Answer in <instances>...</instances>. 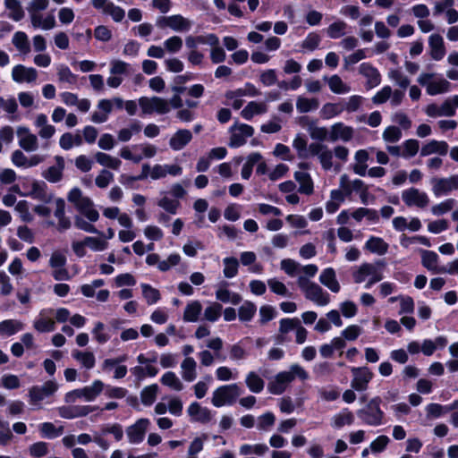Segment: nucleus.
Listing matches in <instances>:
<instances>
[{"mask_svg":"<svg viewBox=\"0 0 458 458\" xmlns=\"http://www.w3.org/2000/svg\"><path fill=\"white\" fill-rule=\"evenodd\" d=\"M245 384L249 390L255 394L260 393L265 386L264 380L255 371H250L246 375Z\"/></svg>","mask_w":458,"mask_h":458,"instance_id":"603ef678","label":"nucleus"},{"mask_svg":"<svg viewBox=\"0 0 458 458\" xmlns=\"http://www.w3.org/2000/svg\"><path fill=\"white\" fill-rule=\"evenodd\" d=\"M267 112V105L265 102L250 101L242 110L241 115L245 120H251L253 116Z\"/></svg>","mask_w":458,"mask_h":458,"instance_id":"f704fd0d","label":"nucleus"},{"mask_svg":"<svg viewBox=\"0 0 458 458\" xmlns=\"http://www.w3.org/2000/svg\"><path fill=\"white\" fill-rule=\"evenodd\" d=\"M216 300L224 303L237 305L242 301V296L227 288V283L224 282L217 285L216 290Z\"/></svg>","mask_w":458,"mask_h":458,"instance_id":"c756f323","label":"nucleus"},{"mask_svg":"<svg viewBox=\"0 0 458 458\" xmlns=\"http://www.w3.org/2000/svg\"><path fill=\"white\" fill-rule=\"evenodd\" d=\"M31 26L34 29H41L43 30H49L55 27V16L51 13L44 16L42 12L29 13Z\"/></svg>","mask_w":458,"mask_h":458,"instance_id":"bb28decb","label":"nucleus"},{"mask_svg":"<svg viewBox=\"0 0 458 458\" xmlns=\"http://www.w3.org/2000/svg\"><path fill=\"white\" fill-rule=\"evenodd\" d=\"M113 111V101L103 98L98 102L97 110L91 114V122L94 123H103L108 120L109 114Z\"/></svg>","mask_w":458,"mask_h":458,"instance_id":"393cba45","label":"nucleus"},{"mask_svg":"<svg viewBox=\"0 0 458 458\" xmlns=\"http://www.w3.org/2000/svg\"><path fill=\"white\" fill-rule=\"evenodd\" d=\"M389 245L384 239L370 236L364 244V249L378 256L385 255L388 251Z\"/></svg>","mask_w":458,"mask_h":458,"instance_id":"72a5a7b5","label":"nucleus"},{"mask_svg":"<svg viewBox=\"0 0 458 458\" xmlns=\"http://www.w3.org/2000/svg\"><path fill=\"white\" fill-rule=\"evenodd\" d=\"M157 25L159 27H169L177 32L189 31L192 26V21L182 17V15H171L162 18L158 21Z\"/></svg>","mask_w":458,"mask_h":458,"instance_id":"6ab92c4d","label":"nucleus"},{"mask_svg":"<svg viewBox=\"0 0 458 458\" xmlns=\"http://www.w3.org/2000/svg\"><path fill=\"white\" fill-rule=\"evenodd\" d=\"M293 148L300 158H308L310 155V145L302 133H297L293 140Z\"/></svg>","mask_w":458,"mask_h":458,"instance_id":"49530a36","label":"nucleus"},{"mask_svg":"<svg viewBox=\"0 0 458 458\" xmlns=\"http://www.w3.org/2000/svg\"><path fill=\"white\" fill-rule=\"evenodd\" d=\"M11 75L16 83H33L38 79V71L33 67L16 64L13 67Z\"/></svg>","mask_w":458,"mask_h":458,"instance_id":"aec40b11","label":"nucleus"},{"mask_svg":"<svg viewBox=\"0 0 458 458\" xmlns=\"http://www.w3.org/2000/svg\"><path fill=\"white\" fill-rule=\"evenodd\" d=\"M241 394V388L237 384L224 385L214 390L211 403L217 408L232 405Z\"/></svg>","mask_w":458,"mask_h":458,"instance_id":"20e7f679","label":"nucleus"},{"mask_svg":"<svg viewBox=\"0 0 458 458\" xmlns=\"http://www.w3.org/2000/svg\"><path fill=\"white\" fill-rule=\"evenodd\" d=\"M448 151V144L445 141L430 140L425 144L420 150V155L423 157L432 154L445 155Z\"/></svg>","mask_w":458,"mask_h":458,"instance_id":"ea45409f","label":"nucleus"},{"mask_svg":"<svg viewBox=\"0 0 458 458\" xmlns=\"http://www.w3.org/2000/svg\"><path fill=\"white\" fill-rule=\"evenodd\" d=\"M149 425V420L142 418L139 419L134 424L127 427L125 432L129 443L131 445L141 443Z\"/></svg>","mask_w":458,"mask_h":458,"instance_id":"dca6fc26","label":"nucleus"},{"mask_svg":"<svg viewBox=\"0 0 458 458\" xmlns=\"http://www.w3.org/2000/svg\"><path fill=\"white\" fill-rule=\"evenodd\" d=\"M268 451V446L266 444H243L239 448V454L243 456L250 454H256L262 456Z\"/></svg>","mask_w":458,"mask_h":458,"instance_id":"13d9d810","label":"nucleus"},{"mask_svg":"<svg viewBox=\"0 0 458 458\" xmlns=\"http://www.w3.org/2000/svg\"><path fill=\"white\" fill-rule=\"evenodd\" d=\"M310 157H316L325 171H329L333 168V152L327 145L321 142L314 141L310 144Z\"/></svg>","mask_w":458,"mask_h":458,"instance_id":"f8f14e48","label":"nucleus"},{"mask_svg":"<svg viewBox=\"0 0 458 458\" xmlns=\"http://www.w3.org/2000/svg\"><path fill=\"white\" fill-rule=\"evenodd\" d=\"M82 143V137L79 133L65 132L59 139V146L64 150H70L74 147H80Z\"/></svg>","mask_w":458,"mask_h":458,"instance_id":"37998d69","label":"nucleus"},{"mask_svg":"<svg viewBox=\"0 0 458 458\" xmlns=\"http://www.w3.org/2000/svg\"><path fill=\"white\" fill-rule=\"evenodd\" d=\"M365 186L364 182L360 179L351 181L345 174L339 178V187L344 191L347 197L352 192H359Z\"/></svg>","mask_w":458,"mask_h":458,"instance_id":"c9c22d12","label":"nucleus"},{"mask_svg":"<svg viewBox=\"0 0 458 458\" xmlns=\"http://www.w3.org/2000/svg\"><path fill=\"white\" fill-rule=\"evenodd\" d=\"M12 43L17 51L22 55H28L30 52L29 37L23 31H16L13 35Z\"/></svg>","mask_w":458,"mask_h":458,"instance_id":"c03bdc74","label":"nucleus"},{"mask_svg":"<svg viewBox=\"0 0 458 458\" xmlns=\"http://www.w3.org/2000/svg\"><path fill=\"white\" fill-rule=\"evenodd\" d=\"M429 55L435 61H440L445 55L446 50L441 35L434 33L428 37Z\"/></svg>","mask_w":458,"mask_h":458,"instance_id":"a878e982","label":"nucleus"},{"mask_svg":"<svg viewBox=\"0 0 458 458\" xmlns=\"http://www.w3.org/2000/svg\"><path fill=\"white\" fill-rule=\"evenodd\" d=\"M307 131L312 140L319 141L326 140L330 132L327 127L319 126L314 121L308 123Z\"/></svg>","mask_w":458,"mask_h":458,"instance_id":"3c124183","label":"nucleus"},{"mask_svg":"<svg viewBox=\"0 0 458 458\" xmlns=\"http://www.w3.org/2000/svg\"><path fill=\"white\" fill-rule=\"evenodd\" d=\"M55 165L48 167L43 172L42 176L49 182H57L63 177V171L64 169V160L62 157L56 156L55 157Z\"/></svg>","mask_w":458,"mask_h":458,"instance_id":"473e14b6","label":"nucleus"},{"mask_svg":"<svg viewBox=\"0 0 458 458\" xmlns=\"http://www.w3.org/2000/svg\"><path fill=\"white\" fill-rule=\"evenodd\" d=\"M17 136L19 146L27 152H33L38 148V140L35 134L31 133L27 127H18Z\"/></svg>","mask_w":458,"mask_h":458,"instance_id":"4be33fe9","label":"nucleus"},{"mask_svg":"<svg viewBox=\"0 0 458 458\" xmlns=\"http://www.w3.org/2000/svg\"><path fill=\"white\" fill-rule=\"evenodd\" d=\"M67 199L79 212L88 208L93 201L89 197L85 196L82 191L78 187H74L69 191Z\"/></svg>","mask_w":458,"mask_h":458,"instance_id":"7c9ffc66","label":"nucleus"},{"mask_svg":"<svg viewBox=\"0 0 458 458\" xmlns=\"http://www.w3.org/2000/svg\"><path fill=\"white\" fill-rule=\"evenodd\" d=\"M95 160L101 166L113 170H119L122 165V161L114 156L106 154L105 152L98 151L94 156Z\"/></svg>","mask_w":458,"mask_h":458,"instance_id":"58836bf2","label":"nucleus"},{"mask_svg":"<svg viewBox=\"0 0 458 458\" xmlns=\"http://www.w3.org/2000/svg\"><path fill=\"white\" fill-rule=\"evenodd\" d=\"M422 265L428 270L438 273L441 267L437 266L438 256L436 252L431 250H420Z\"/></svg>","mask_w":458,"mask_h":458,"instance_id":"09e8293b","label":"nucleus"},{"mask_svg":"<svg viewBox=\"0 0 458 458\" xmlns=\"http://www.w3.org/2000/svg\"><path fill=\"white\" fill-rule=\"evenodd\" d=\"M330 90L338 95L346 94L351 91V87L344 82V81L336 74L326 77Z\"/></svg>","mask_w":458,"mask_h":458,"instance_id":"de8ad7c7","label":"nucleus"},{"mask_svg":"<svg viewBox=\"0 0 458 458\" xmlns=\"http://www.w3.org/2000/svg\"><path fill=\"white\" fill-rule=\"evenodd\" d=\"M379 403V398L376 397L371 399L367 406L358 412L359 417L368 425H381L384 413L380 410Z\"/></svg>","mask_w":458,"mask_h":458,"instance_id":"9b49d317","label":"nucleus"},{"mask_svg":"<svg viewBox=\"0 0 458 458\" xmlns=\"http://www.w3.org/2000/svg\"><path fill=\"white\" fill-rule=\"evenodd\" d=\"M354 137V129L342 122L335 123L330 126L329 140L332 142L342 140L348 142Z\"/></svg>","mask_w":458,"mask_h":458,"instance_id":"412c9836","label":"nucleus"},{"mask_svg":"<svg viewBox=\"0 0 458 458\" xmlns=\"http://www.w3.org/2000/svg\"><path fill=\"white\" fill-rule=\"evenodd\" d=\"M356 284L366 282L365 288L369 289L374 284L383 279V274L371 263H362L352 273Z\"/></svg>","mask_w":458,"mask_h":458,"instance_id":"39448f33","label":"nucleus"},{"mask_svg":"<svg viewBox=\"0 0 458 458\" xmlns=\"http://www.w3.org/2000/svg\"><path fill=\"white\" fill-rule=\"evenodd\" d=\"M351 371L352 374V388L358 392L366 391L369 383L373 378V372L368 367H353Z\"/></svg>","mask_w":458,"mask_h":458,"instance_id":"4468645a","label":"nucleus"},{"mask_svg":"<svg viewBox=\"0 0 458 458\" xmlns=\"http://www.w3.org/2000/svg\"><path fill=\"white\" fill-rule=\"evenodd\" d=\"M197 362L191 357H186L181 363L182 377L187 382H192L197 377Z\"/></svg>","mask_w":458,"mask_h":458,"instance_id":"a19ab883","label":"nucleus"},{"mask_svg":"<svg viewBox=\"0 0 458 458\" xmlns=\"http://www.w3.org/2000/svg\"><path fill=\"white\" fill-rule=\"evenodd\" d=\"M141 126L139 122H133L127 127L121 129L118 131L117 138L122 142L129 141L134 134L140 131Z\"/></svg>","mask_w":458,"mask_h":458,"instance_id":"69168bd1","label":"nucleus"},{"mask_svg":"<svg viewBox=\"0 0 458 458\" xmlns=\"http://www.w3.org/2000/svg\"><path fill=\"white\" fill-rule=\"evenodd\" d=\"M431 191L435 197L446 196L454 191H458V174L448 177H434L430 180Z\"/></svg>","mask_w":458,"mask_h":458,"instance_id":"1a4fd4ad","label":"nucleus"},{"mask_svg":"<svg viewBox=\"0 0 458 458\" xmlns=\"http://www.w3.org/2000/svg\"><path fill=\"white\" fill-rule=\"evenodd\" d=\"M319 106V100L316 98L299 96L296 99V109L301 114L316 111Z\"/></svg>","mask_w":458,"mask_h":458,"instance_id":"79ce46f5","label":"nucleus"},{"mask_svg":"<svg viewBox=\"0 0 458 458\" xmlns=\"http://www.w3.org/2000/svg\"><path fill=\"white\" fill-rule=\"evenodd\" d=\"M24 328V324L17 319H5L0 322V335L3 336L13 335Z\"/></svg>","mask_w":458,"mask_h":458,"instance_id":"a18cd8bd","label":"nucleus"},{"mask_svg":"<svg viewBox=\"0 0 458 458\" xmlns=\"http://www.w3.org/2000/svg\"><path fill=\"white\" fill-rule=\"evenodd\" d=\"M293 178L299 184L298 192L311 195L314 192V182L311 175L305 171H295Z\"/></svg>","mask_w":458,"mask_h":458,"instance_id":"c85d7f7f","label":"nucleus"},{"mask_svg":"<svg viewBox=\"0 0 458 458\" xmlns=\"http://www.w3.org/2000/svg\"><path fill=\"white\" fill-rule=\"evenodd\" d=\"M297 284L306 299L318 306H326L329 303V294L318 284L308 280V278L303 276H299Z\"/></svg>","mask_w":458,"mask_h":458,"instance_id":"7ed1b4c3","label":"nucleus"},{"mask_svg":"<svg viewBox=\"0 0 458 458\" xmlns=\"http://www.w3.org/2000/svg\"><path fill=\"white\" fill-rule=\"evenodd\" d=\"M25 197L48 204L53 199V194L47 191V185L43 181L28 180L23 183Z\"/></svg>","mask_w":458,"mask_h":458,"instance_id":"0eeeda50","label":"nucleus"},{"mask_svg":"<svg viewBox=\"0 0 458 458\" xmlns=\"http://www.w3.org/2000/svg\"><path fill=\"white\" fill-rule=\"evenodd\" d=\"M187 412L193 421L208 423L212 419L211 411L207 407L200 406L196 402L189 405Z\"/></svg>","mask_w":458,"mask_h":458,"instance_id":"cd10ccee","label":"nucleus"},{"mask_svg":"<svg viewBox=\"0 0 458 458\" xmlns=\"http://www.w3.org/2000/svg\"><path fill=\"white\" fill-rule=\"evenodd\" d=\"M402 199L407 207L425 208L429 204L428 195L417 188H409L402 192Z\"/></svg>","mask_w":458,"mask_h":458,"instance_id":"ddd939ff","label":"nucleus"},{"mask_svg":"<svg viewBox=\"0 0 458 458\" xmlns=\"http://www.w3.org/2000/svg\"><path fill=\"white\" fill-rule=\"evenodd\" d=\"M57 390V385L54 381H47L42 386H32L29 391V396L32 404H38L47 397L52 395Z\"/></svg>","mask_w":458,"mask_h":458,"instance_id":"a211bd4d","label":"nucleus"},{"mask_svg":"<svg viewBox=\"0 0 458 458\" xmlns=\"http://www.w3.org/2000/svg\"><path fill=\"white\" fill-rule=\"evenodd\" d=\"M353 422V415L351 411L344 409L332 418V426L340 428L344 425H351Z\"/></svg>","mask_w":458,"mask_h":458,"instance_id":"774afa93","label":"nucleus"},{"mask_svg":"<svg viewBox=\"0 0 458 458\" xmlns=\"http://www.w3.org/2000/svg\"><path fill=\"white\" fill-rule=\"evenodd\" d=\"M347 23L338 20L327 28V35L333 39L339 38L346 34Z\"/></svg>","mask_w":458,"mask_h":458,"instance_id":"680f3d73","label":"nucleus"},{"mask_svg":"<svg viewBox=\"0 0 458 458\" xmlns=\"http://www.w3.org/2000/svg\"><path fill=\"white\" fill-rule=\"evenodd\" d=\"M257 307L256 305L249 301H246L242 303V305L239 308L238 315L239 318L242 322L250 321L254 315L256 314Z\"/></svg>","mask_w":458,"mask_h":458,"instance_id":"338daca9","label":"nucleus"},{"mask_svg":"<svg viewBox=\"0 0 458 458\" xmlns=\"http://www.w3.org/2000/svg\"><path fill=\"white\" fill-rule=\"evenodd\" d=\"M260 95L259 89H258L253 84L247 82L242 88L236 89L227 90L225 94L226 104L231 106L233 108L238 110L243 105L244 97L255 98Z\"/></svg>","mask_w":458,"mask_h":458,"instance_id":"423d86ee","label":"nucleus"},{"mask_svg":"<svg viewBox=\"0 0 458 458\" xmlns=\"http://www.w3.org/2000/svg\"><path fill=\"white\" fill-rule=\"evenodd\" d=\"M104 383L101 380H95L90 386L81 389L71 391L65 395L66 403H74L78 399H83L86 402H91L102 392Z\"/></svg>","mask_w":458,"mask_h":458,"instance_id":"6e6552de","label":"nucleus"},{"mask_svg":"<svg viewBox=\"0 0 458 458\" xmlns=\"http://www.w3.org/2000/svg\"><path fill=\"white\" fill-rule=\"evenodd\" d=\"M359 73L366 78V86L373 89L381 83V74L379 71L369 63H362L359 66Z\"/></svg>","mask_w":458,"mask_h":458,"instance_id":"5701e85b","label":"nucleus"},{"mask_svg":"<svg viewBox=\"0 0 458 458\" xmlns=\"http://www.w3.org/2000/svg\"><path fill=\"white\" fill-rule=\"evenodd\" d=\"M158 207L166 211L169 214L175 215L181 206L180 201L178 199L170 198L167 194H164V196L157 201Z\"/></svg>","mask_w":458,"mask_h":458,"instance_id":"e2e57ef3","label":"nucleus"},{"mask_svg":"<svg viewBox=\"0 0 458 458\" xmlns=\"http://www.w3.org/2000/svg\"><path fill=\"white\" fill-rule=\"evenodd\" d=\"M139 106L143 114H165L170 112L168 100L159 97H141L139 98Z\"/></svg>","mask_w":458,"mask_h":458,"instance_id":"9d476101","label":"nucleus"},{"mask_svg":"<svg viewBox=\"0 0 458 458\" xmlns=\"http://www.w3.org/2000/svg\"><path fill=\"white\" fill-rule=\"evenodd\" d=\"M202 311V305L199 301H189L183 311V320L189 323L197 322Z\"/></svg>","mask_w":458,"mask_h":458,"instance_id":"4c0bfd02","label":"nucleus"},{"mask_svg":"<svg viewBox=\"0 0 458 458\" xmlns=\"http://www.w3.org/2000/svg\"><path fill=\"white\" fill-rule=\"evenodd\" d=\"M295 378L301 381L309 379V373L298 363L292 364L289 370L277 373L268 384V391L273 394H281Z\"/></svg>","mask_w":458,"mask_h":458,"instance_id":"f257e3e1","label":"nucleus"},{"mask_svg":"<svg viewBox=\"0 0 458 458\" xmlns=\"http://www.w3.org/2000/svg\"><path fill=\"white\" fill-rule=\"evenodd\" d=\"M319 282L333 293L340 291V284L336 279L335 271L332 267L325 268L321 272Z\"/></svg>","mask_w":458,"mask_h":458,"instance_id":"e433bc0d","label":"nucleus"},{"mask_svg":"<svg viewBox=\"0 0 458 458\" xmlns=\"http://www.w3.org/2000/svg\"><path fill=\"white\" fill-rule=\"evenodd\" d=\"M440 106L442 116H454L456 113V108H458V94L445 98Z\"/></svg>","mask_w":458,"mask_h":458,"instance_id":"0e129e2a","label":"nucleus"},{"mask_svg":"<svg viewBox=\"0 0 458 458\" xmlns=\"http://www.w3.org/2000/svg\"><path fill=\"white\" fill-rule=\"evenodd\" d=\"M33 328L38 333L53 332L55 329L53 309L41 310L33 321Z\"/></svg>","mask_w":458,"mask_h":458,"instance_id":"f3484780","label":"nucleus"},{"mask_svg":"<svg viewBox=\"0 0 458 458\" xmlns=\"http://www.w3.org/2000/svg\"><path fill=\"white\" fill-rule=\"evenodd\" d=\"M98 236H87L85 237V244L92 251L100 252L108 248V242L104 238V233L98 234Z\"/></svg>","mask_w":458,"mask_h":458,"instance_id":"864d4df0","label":"nucleus"},{"mask_svg":"<svg viewBox=\"0 0 458 458\" xmlns=\"http://www.w3.org/2000/svg\"><path fill=\"white\" fill-rule=\"evenodd\" d=\"M230 132L231 138L229 146L231 148H239L244 145L247 139L253 135L254 129L250 125L245 123H235L231 126Z\"/></svg>","mask_w":458,"mask_h":458,"instance_id":"2eb2a0df","label":"nucleus"},{"mask_svg":"<svg viewBox=\"0 0 458 458\" xmlns=\"http://www.w3.org/2000/svg\"><path fill=\"white\" fill-rule=\"evenodd\" d=\"M38 430L43 437L53 439L63 434L64 428H56L51 422H43L38 425Z\"/></svg>","mask_w":458,"mask_h":458,"instance_id":"bf43d9fd","label":"nucleus"},{"mask_svg":"<svg viewBox=\"0 0 458 458\" xmlns=\"http://www.w3.org/2000/svg\"><path fill=\"white\" fill-rule=\"evenodd\" d=\"M160 382L174 391L183 389V384L174 372L167 371L160 378Z\"/></svg>","mask_w":458,"mask_h":458,"instance_id":"052dcab7","label":"nucleus"},{"mask_svg":"<svg viewBox=\"0 0 458 458\" xmlns=\"http://www.w3.org/2000/svg\"><path fill=\"white\" fill-rule=\"evenodd\" d=\"M192 138L193 136L190 130L180 129L170 137L169 147L174 151H180L191 141Z\"/></svg>","mask_w":458,"mask_h":458,"instance_id":"b1692460","label":"nucleus"},{"mask_svg":"<svg viewBox=\"0 0 458 458\" xmlns=\"http://www.w3.org/2000/svg\"><path fill=\"white\" fill-rule=\"evenodd\" d=\"M72 356L87 369H91L96 364V358L92 352H81L74 350Z\"/></svg>","mask_w":458,"mask_h":458,"instance_id":"8fccbe9b","label":"nucleus"},{"mask_svg":"<svg viewBox=\"0 0 458 458\" xmlns=\"http://www.w3.org/2000/svg\"><path fill=\"white\" fill-rule=\"evenodd\" d=\"M354 162L352 165L353 173L360 176L367 174L368 165L369 159V153L367 149H359L355 152L353 157Z\"/></svg>","mask_w":458,"mask_h":458,"instance_id":"2f4dec72","label":"nucleus"},{"mask_svg":"<svg viewBox=\"0 0 458 458\" xmlns=\"http://www.w3.org/2000/svg\"><path fill=\"white\" fill-rule=\"evenodd\" d=\"M4 6L9 11L8 17L20 21L24 17V11L18 0H4Z\"/></svg>","mask_w":458,"mask_h":458,"instance_id":"6e6d98bb","label":"nucleus"},{"mask_svg":"<svg viewBox=\"0 0 458 458\" xmlns=\"http://www.w3.org/2000/svg\"><path fill=\"white\" fill-rule=\"evenodd\" d=\"M387 77L399 89H406L410 85V79L399 69H390Z\"/></svg>","mask_w":458,"mask_h":458,"instance_id":"4d7b16f0","label":"nucleus"},{"mask_svg":"<svg viewBox=\"0 0 458 458\" xmlns=\"http://www.w3.org/2000/svg\"><path fill=\"white\" fill-rule=\"evenodd\" d=\"M344 111V107L336 103H326L322 106L319 115L324 120H329L340 115Z\"/></svg>","mask_w":458,"mask_h":458,"instance_id":"5fc2aeb1","label":"nucleus"},{"mask_svg":"<svg viewBox=\"0 0 458 458\" xmlns=\"http://www.w3.org/2000/svg\"><path fill=\"white\" fill-rule=\"evenodd\" d=\"M420 85L426 88L428 96L446 94L452 90V84L442 77H436L433 72H421L417 78Z\"/></svg>","mask_w":458,"mask_h":458,"instance_id":"f03ea898","label":"nucleus"}]
</instances>
